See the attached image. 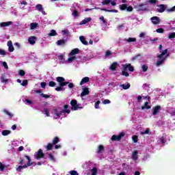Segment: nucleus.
I'll list each match as a JSON object with an SVG mask.
<instances>
[{
    "label": "nucleus",
    "instance_id": "nucleus-1",
    "mask_svg": "<svg viewBox=\"0 0 175 175\" xmlns=\"http://www.w3.org/2000/svg\"><path fill=\"white\" fill-rule=\"evenodd\" d=\"M42 113L46 117H53L55 120L65 118V113L62 112L61 108L53 109L52 111L50 108H44Z\"/></svg>",
    "mask_w": 175,
    "mask_h": 175
},
{
    "label": "nucleus",
    "instance_id": "nucleus-2",
    "mask_svg": "<svg viewBox=\"0 0 175 175\" xmlns=\"http://www.w3.org/2000/svg\"><path fill=\"white\" fill-rule=\"evenodd\" d=\"M56 81H57V83H59V87L55 88V91L57 92H61V91H65V85H67V84H68V88H73V87H75V85L73 84V83H69L68 81H65V78L62 77H58L56 78Z\"/></svg>",
    "mask_w": 175,
    "mask_h": 175
},
{
    "label": "nucleus",
    "instance_id": "nucleus-3",
    "mask_svg": "<svg viewBox=\"0 0 175 175\" xmlns=\"http://www.w3.org/2000/svg\"><path fill=\"white\" fill-rule=\"evenodd\" d=\"M84 166L87 167V169H89L88 175H98L99 174V172H100L98 165L95 164L94 162L87 161Z\"/></svg>",
    "mask_w": 175,
    "mask_h": 175
},
{
    "label": "nucleus",
    "instance_id": "nucleus-4",
    "mask_svg": "<svg viewBox=\"0 0 175 175\" xmlns=\"http://www.w3.org/2000/svg\"><path fill=\"white\" fill-rule=\"evenodd\" d=\"M169 57L167 54V49L163 51L161 54L157 55V59L156 61V66H161L166 61V59Z\"/></svg>",
    "mask_w": 175,
    "mask_h": 175
},
{
    "label": "nucleus",
    "instance_id": "nucleus-5",
    "mask_svg": "<svg viewBox=\"0 0 175 175\" xmlns=\"http://www.w3.org/2000/svg\"><path fill=\"white\" fill-rule=\"evenodd\" d=\"M19 165H23V166L25 165L27 167L29 166H36V163H32L31 160V157L28 155H25V158L21 159V161L19 162Z\"/></svg>",
    "mask_w": 175,
    "mask_h": 175
},
{
    "label": "nucleus",
    "instance_id": "nucleus-6",
    "mask_svg": "<svg viewBox=\"0 0 175 175\" xmlns=\"http://www.w3.org/2000/svg\"><path fill=\"white\" fill-rule=\"evenodd\" d=\"M122 76H125L126 77H128L129 76V73L126 72L129 69V72H133L135 70V68H133V66H131V64H126L122 65Z\"/></svg>",
    "mask_w": 175,
    "mask_h": 175
},
{
    "label": "nucleus",
    "instance_id": "nucleus-7",
    "mask_svg": "<svg viewBox=\"0 0 175 175\" xmlns=\"http://www.w3.org/2000/svg\"><path fill=\"white\" fill-rule=\"evenodd\" d=\"M71 105V110L76 111L79 110V109H83V107H81V104L77 103V100H72L70 101Z\"/></svg>",
    "mask_w": 175,
    "mask_h": 175
},
{
    "label": "nucleus",
    "instance_id": "nucleus-8",
    "mask_svg": "<svg viewBox=\"0 0 175 175\" xmlns=\"http://www.w3.org/2000/svg\"><path fill=\"white\" fill-rule=\"evenodd\" d=\"M34 158L35 159H38V161L42 159V158H44L43 150H42V149H39L38 151L34 154Z\"/></svg>",
    "mask_w": 175,
    "mask_h": 175
},
{
    "label": "nucleus",
    "instance_id": "nucleus-9",
    "mask_svg": "<svg viewBox=\"0 0 175 175\" xmlns=\"http://www.w3.org/2000/svg\"><path fill=\"white\" fill-rule=\"evenodd\" d=\"M120 10H127V12H132L133 10V8L132 6H129L126 4H122L120 5Z\"/></svg>",
    "mask_w": 175,
    "mask_h": 175
},
{
    "label": "nucleus",
    "instance_id": "nucleus-10",
    "mask_svg": "<svg viewBox=\"0 0 175 175\" xmlns=\"http://www.w3.org/2000/svg\"><path fill=\"white\" fill-rule=\"evenodd\" d=\"M167 8V5H165V4H160L159 5H157V12L159 13H163V12H165V10H166V8Z\"/></svg>",
    "mask_w": 175,
    "mask_h": 175
},
{
    "label": "nucleus",
    "instance_id": "nucleus-11",
    "mask_svg": "<svg viewBox=\"0 0 175 175\" xmlns=\"http://www.w3.org/2000/svg\"><path fill=\"white\" fill-rule=\"evenodd\" d=\"M90 94V90L88 88H85L83 89V92L81 94V98L82 100H84L85 99V97H84L85 95Z\"/></svg>",
    "mask_w": 175,
    "mask_h": 175
},
{
    "label": "nucleus",
    "instance_id": "nucleus-12",
    "mask_svg": "<svg viewBox=\"0 0 175 175\" xmlns=\"http://www.w3.org/2000/svg\"><path fill=\"white\" fill-rule=\"evenodd\" d=\"M124 136H125V133H124V132L120 133V134L118 135H113L111 137V140L114 141V140H121V138L124 137Z\"/></svg>",
    "mask_w": 175,
    "mask_h": 175
},
{
    "label": "nucleus",
    "instance_id": "nucleus-13",
    "mask_svg": "<svg viewBox=\"0 0 175 175\" xmlns=\"http://www.w3.org/2000/svg\"><path fill=\"white\" fill-rule=\"evenodd\" d=\"M36 10H38V12H40L43 16H46V12L43 10V5L41 4H37L36 5Z\"/></svg>",
    "mask_w": 175,
    "mask_h": 175
},
{
    "label": "nucleus",
    "instance_id": "nucleus-14",
    "mask_svg": "<svg viewBox=\"0 0 175 175\" xmlns=\"http://www.w3.org/2000/svg\"><path fill=\"white\" fill-rule=\"evenodd\" d=\"M150 20L154 25H157L161 23V18H159L158 16H153L150 18Z\"/></svg>",
    "mask_w": 175,
    "mask_h": 175
},
{
    "label": "nucleus",
    "instance_id": "nucleus-15",
    "mask_svg": "<svg viewBox=\"0 0 175 175\" xmlns=\"http://www.w3.org/2000/svg\"><path fill=\"white\" fill-rule=\"evenodd\" d=\"M0 81L3 84H6L9 81V79L6 77V74H2L0 77Z\"/></svg>",
    "mask_w": 175,
    "mask_h": 175
},
{
    "label": "nucleus",
    "instance_id": "nucleus-16",
    "mask_svg": "<svg viewBox=\"0 0 175 175\" xmlns=\"http://www.w3.org/2000/svg\"><path fill=\"white\" fill-rule=\"evenodd\" d=\"M21 143H23L22 140H14L12 142V146L14 148H16V147H19V146H21Z\"/></svg>",
    "mask_w": 175,
    "mask_h": 175
},
{
    "label": "nucleus",
    "instance_id": "nucleus-17",
    "mask_svg": "<svg viewBox=\"0 0 175 175\" xmlns=\"http://www.w3.org/2000/svg\"><path fill=\"white\" fill-rule=\"evenodd\" d=\"M62 113H64V117H66V114H69L70 113V109H69V105H64V109H62Z\"/></svg>",
    "mask_w": 175,
    "mask_h": 175
},
{
    "label": "nucleus",
    "instance_id": "nucleus-18",
    "mask_svg": "<svg viewBox=\"0 0 175 175\" xmlns=\"http://www.w3.org/2000/svg\"><path fill=\"white\" fill-rule=\"evenodd\" d=\"M76 59V56H72L70 55H68V59L66 61V64H72V62H75Z\"/></svg>",
    "mask_w": 175,
    "mask_h": 175
},
{
    "label": "nucleus",
    "instance_id": "nucleus-19",
    "mask_svg": "<svg viewBox=\"0 0 175 175\" xmlns=\"http://www.w3.org/2000/svg\"><path fill=\"white\" fill-rule=\"evenodd\" d=\"M92 18L90 17L85 18L83 21H81L79 23V25H85V24H88L90 21H92Z\"/></svg>",
    "mask_w": 175,
    "mask_h": 175
},
{
    "label": "nucleus",
    "instance_id": "nucleus-20",
    "mask_svg": "<svg viewBox=\"0 0 175 175\" xmlns=\"http://www.w3.org/2000/svg\"><path fill=\"white\" fill-rule=\"evenodd\" d=\"M7 46H8V51H10V53H13L14 51V46H13V42H12V41H8Z\"/></svg>",
    "mask_w": 175,
    "mask_h": 175
},
{
    "label": "nucleus",
    "instance_id": "nucleus-21",
    "mask_svg": "<svg viewBox=\"0 0 175 175\" xmlns=\"http://www.w3.org/2000/svg\"><path fill=\"white\" fill-rule=\"evenodd\" d=\"M94 9H96V10L100 9L101 10H103L104 12H109V13H118V11L117 10H108L106 8H94Z\"/></svg>",
    "mask_w": 175,
    "mask_h": 175
},
{
    "label": "nucleus",
    "instance_id": "nucleus-22",
    "mask_svg": "<svg viewBox=\"0 0 175 175\" xmlns=\"http://www.w3.org/2000/svg\"><path fill=\"white\" fill-rule=\"evenodd\" d=\"M28 42L31 45L35 44L36 43V37L35 36L29 37Z\"/></svg>",
    "mask_w": 175,
    "mask_h": 175
},
{
    "label": "nucleus",
    "instance_id": "nucleus-23",
    "mask_svg": "<svg viewBox=\"0 0 175 175\" xmlns=\"http://www.w3.org/2000/svg\"><path fill=\"white\" fill-rule=\"evenodd\" d=\"M159 111H161V106L157 105V106L154 107L153 109V112H152L153 116H157V114H158V113H159Z\"/></svg>",
    "mask_w": 175,
    "mask_h": 175
},
{
    "label": "nucleus",
    "instance_id": "nucleus-24",
    "mask_svg": "<svg viewBox=\"0 0 175 175\" xmlns=\"http://www.w3.org/2000/svg\"><path fill=\"white\" fill-rule=\"evenodd\" d=\"M79 40L81 42L82 44H84L85 46L88 45V42H87V40H85V37L81 36L79 37Z\"/></svg>",
    "mask_w": 175,
    "mask_h": 175
},
{
    "label": "nucleus",
    "instance_id": "nucleus-25",
    "mask_svg": "<svg viewBox=\"0 0 175 175\" xmlns=\"http://www.w3.org/2000/svg\"><path fill=\"white\" fill-rule=\"evenodd\" d=\"M105 151V148L103 147V145L98 146V148L97 149V154L98 155H100V154H103V152Z\"/></svg>",
    "mask_w": 175,
    "mask_h": 175
},
{
    "label": "nucleus",
    "instance_id": "nucleus-26",
    "mask_svg": "<svg viewBox=\"0 0 175 175\" xmlns=\"http://www.w3.org/2000/svg\"><path fill=\"white\" fill-rule=\"evenodd\" d=\"M80 52V49H74L70 53V55H72L73 57H76V54H79V53Z\"/></svg>",
    "mask_w": 175,
    "mask_h": 175
},
{
    "label": "nucleus",
    "instance_id": "nucleus-27",
    "mask_svg": "<svg viewBox=\"0 0 175 175\" xmlns=\"http://www.w3.org/2000/svg\"><path fill=\"white\" fill-rule=\"evenodd\" d=\"M150 99L149 96H137L136 98V102L137 103H140V102H142V99H146V98Z\"/></svg>",
    "mask_w": 175,
    "mask_h": 175
},
{
    "label": "nucleus",
    "instance_id": "nucleus-28",
    "mask_svg": "<svg viewBox=\"0 0 175 175\" xmlns=\"http://www.w3.org/2000/svg\"><path fill=\"white\" fill-rule=\"evenodd\" d=\"M142 110H148L149 109H151V105H150V103L145 102L144 105L142 107Z\"/></svg>",
    "mask_w": 175,
    "mask_h": 175
},
{
    "label": "nucleus",
    "instance_id": "nucleus-29",
    "mask_svg": "<svg viewBox=\"0 0 175 175\" xmlns=\"http://www.w3.org/2000/svg\"><path fill=\"white\" fill-rule=\"evenodd\" d=\"M13 24V22L8 21V22H3L0 23V27H9V25H12Z\"/></svg>",
    "mask_w": 175,
    "mask_h": 175
},
{
    "label": "nucleus",
    "instance_id": "nucleus-30",
    "mask_svg": "<svg viewBox=\"0 0 175 175\" xmlns=\"http://www.w3.org/2000/svg\"><path fill=\"white\" fill-rule=\"evenodd\" d=\"M88 81H90V77H85L81 79L80 82V85H83V84H85V83H88Z\"/></svg>",
    "mask_w": 175,
    "mask_h": 175
},
{
    "label": "nucleus",
    "instance_id": "nucleus-31",
    "mask_svg": "<svg viewBox=\"0 0 175 175\" xmlns=\"http://www.w3.org/2000/svg\"><path fill=\"white\" fill-rule=\"evenodd\" d=\"M24 169H27V165L19 164V165L16 167V172H23Z\"/></svg>",
    "mask_w": 175,
    "mask_h": 175
},
{
    "label": "nucleus",
    "instance_id": "nucleus-32",
    "mask_svg": "<svg viewBox=\"0 0 175 175\" xmlns=\"http://www.w3.org/2000/svg\"><path fill=\"white\" fill-rule=\"evenodd\" d=\"M38 27H39V23H30V29L31 30L36 29Z\"/></svg>",
    "mask_w": 175,
    "mask_h": 175
},
{
    "label": "nucleus",
    "instance_id": "nucleus-33",
    "mask_svg": "<svg viewBox=\"0 0 175 175\" xmlns=\"http://www.w3.org/2000/svg\"><path fill=\"white\" fill-rule=\"evenodd\" d=\"M137 154H139V152L137 150L134 151L132 154V159L133 161H137L139 157L137 156Z\"/></svg>",
    "mask_w": 175,
    "mask_h": 175
},
{
    "label": "nucleus",
    "instance_id": "nucleus-34",
    "mask_svg": "<svg viewBox=\"0 0 175 175\" xmlns=\"http://www.w3.org/2000/svg\"><path fill=\"white\" fill-rule=\"evenodd\" d=\"M120 87L123 90H129V88H131V84L127 83L120 85Z\"/></svg>",
    "mask_w": 175,
    "mask_h": 175
},
{
    "label": "nucleus",
    "instance_id": "nucleus-35",
    "mask_svg": "<svg viewBox=\"0 0 175 175\" xmlns=\"http://www.w3.org/2000/svg\"><path fill=\"white\" fill-rule=\"evenodd\" d=\"M111 55H113L111 51L108 50L105 51V58H111Z\"/></svg>",
    "mask_w": 175,
    "mask_h": 175
},
{
    "label": "nucleus",
    "instance_id": "nucleus-36",
    "mask_svg": "<svg viewBox=\"0 0 175 175\" xmlns=\"http://www.w3.org/2000/svg\"><path fill=\"white\" fill-rule=\"evenodd\" d=\"M158 142L159 143H161V144H165V143H166V137H165V136H161L159 138Z\"/></svg>",
    "mask_w": 175,
    "mask_h": 175
},
{
    "label": "nucleus",
    "instance_id": "nucleus-37",
    "mask_svg": "<svg viewBox=\"0 0 175 175\" xmlns=\"http://www.w3.org/2000/svg\"><path fill=\"white\" fill-rule=\"evenodd\" d=\"M118 66V64L117 62L113 63L109 67L110 70H116V69H117Z\"/></svg>",
    "mask_w": 175,
    "mask_h": 175
},
{
    "label": "nucleus",
    "instance_id": "nucleus-38",
    "mask_svg": "<svg viewBox=\"0 0 175 175\" xmlns=\"http://www.w3.org/2000/svg\"><path fill=\"white\" fill-rule=\"evenodd\" d=\"M10 133H12V131H9V130H3L1 132V135L3 136H9V135H10Z\"/></svg>",
    "mask_w": 175,
    "mask_h": 175
},
{
    "label": "nucleus",
    "instance_id": "nucleus-39",
    "mask_svg": "<svg viewBox=\"0 0 175 175\" xmlns=\"http://www.w3.org/2000/svg\"><path fill=\"white\" fill-rule=\"evenodd\" d=\"M24 103H25V105H27L28 106H31V105L33 104V102H32V100H31L28 98H25Z\"/></svg>",
    "mask_w": 175,
    "mask_h": 175
},
{
    "label": "nucleus",
    "instance_id": "nucleus-40",
    "mask_svg": "<svg viewBox=\"0 0 175 175\" xmlns=\"http://www.w3.org/2000/svg\"><path fill=\"white\" fill-rule=\"evenodd\" d=\"M3 113L8 116L10 118L13 117V115L12 113H10L8 109H3Z\"/></svg>",
    "mask_w": 175,
    "mask_h": 175
},
{
    "label": "nucleus",
    "instance_id": "nucleus-41",
    "mask_svg": "<svg viewBox=\"0 0 175 175\" xmlns=\"http://www.w3.org/2000/svg\"><path fill=\"white\" fill-rule=\"evenodd\" d=\"M125 42H128V43H131L132 42H136V38H129L126 39H124Z\"/></svg>",
    "mask_w": 175,
    "mask_h": 175
},
{
    "label": "nucleus",
    "instance_id": "nucleus-42",
    "mask_svg": "<svg viewBox=\"0 0 175 175\" xmlns=\"http://www.w3.org/2000/svg\"><path fill=\"white\" fill-rule=\"evenodd\" d=\"M168 39H174L175 38V32H171L167 34Z\"/></svg>",
    "mask_w": 175,
    "mask_h": 175
},
{
    "label": "nucleus",
    "instance_id": "nucleus-43",
    "mask_svg": "<svg viewBox=\"0 0 175 175\" xmlns=\"http://www.w3.org/2000/svg\"><path fill=\"white\" fill-rule=\"evenodd\" d=\"M0 64L2 65V66H3V68H5L6 70L9 69V66H8V63H6V62H0Z\"/></svg>",
    "mask_w": 175,
    "mask_h": 175
},
{
    "label": "nucleus",
    "instance_id": "nucleus-44",
    "mask_svg": "<svg viewBox=\"0 0 175 175\" xmlns=\"http://www.w3.org/2000/svg\"><path fill=\"white\" fill-rule=\"evenodd\" d=\"M72 16L76 18L79 17V12L77 10L72 9Z\"/></svg>",
    "mask_w": 175,
    "mask_h": 175
},
{
    "label": "nucleus",
    "instance_id": "nucleus-45",
    "mask_svg": "<svg viewBox=\"0 0 175 175\" xmlns=\"http://www.w3.org/2000/svg\"><path fill=\"white\" fill-rule=\"evenodd\" d=\"M141 135H151L150 129H146L144 131L141 132Z\"/></svg>",
    "mask_w": 175,
    "mask_h": 175
},
{
    "label": "nucleus",
    "instance_id": "nucleus-46",
    "mask_svg": "<svg viewBox=\"0 0 175 175\" xmlns=\"http://www.w3.org/2000/svg\"><path fill=\"white\" fill-rule=\"evenodd\" d=\"M57 46H64L65 44V40H59L57 42Z\"/></svg>",
    "mask_w": 175,
    "mask_h": 175
},
{
    "label": "nucleus",
    "instance_id": "nucleus-47",
    "mask_svg": "<svg viewBox=\"0 0 175 175\" xmlns=\"http://www.w3.org/2000/svg\"><path fill=\"white\" fill-rule=\"evenodd\" d=\"M49 36H57V31L54 29L51 30V32L49 33Z\"/></svg>",
    "mask_w": 175,
    "mask_h": 175
},
{
    "label": "nucleus",
    "instance_id": "nucleus-48",
    "mask_svg": "<svg viewBox=\"0 0 175 175\" xmlns=\"http://www.w3.org/2000/svg\"><path fill=\"white\" fill-rule=\"evenodd\" d=\"M59 142V138H58V137H56L53 139L52 144H53V146H55V144H57Z\"/></svg>",
    "mask_w": 175,
    "mask_h": 175
},
{
    "label": "nucleus",
    "instance_id": "nucleus-49",
    "mask_svg": "<svg viewBox=\"0 0 175 175\" xmlns=\"http://www.w3.org/2000/svg\"><path fill=\"white\" fill-rule=\"evenodd\" d=\"M147 3L151 5H155V3H158V0H148Z\"/></svg>",
    "mask_w": 175,
    "mask_h": 175
},
{
    "label": "nucleus",
    "instance_id": "nucleus-50",
    "mask_svg": "<svg viewBox=\"0 0 175 175\" xmlns=\"http://www.w3.org/2000/svg\"><path fill=\"white\" fill-rule=\"evenodd\" d=\"M142 72H147V70H148V66L146 64L142 65Z\"/></svg>",
    "mask_w": 175,
    "mask_h": 175
},
{
    "label": "nucleus",
    "instance_id": "nucleus-51",
    "mask_svg": "<svg viewBox=\"0 0 175 175\" xmlns=\"http://www.w3.org/2000/svg\"><path fill=\"white\" fill-rule=\"evenodd\" d=\"M68 174L79 175V172H77V171H76V170H70V171L68 172Z\"/></svg>",
    "mask_w": 175,
    "mask_h": 175
},
{
    "label": "nucleus",
    "instance_id": "nucleus-52",
    "mask_svg": "<svg viewBox=\"0 0 175 175\" xmlns=\"http://www.w3.org/2000/svg\"><path fill=\"white\" fill-rule=\"evenodd\" d=\"M79 8H80V5H79V3H75L72 4V10L79 9Z\"/></svg>",
    "mask_w": 175,
    "mask_h": 175
},
{
    "label": "nucleus",
    "instance_id": "nucleus-53",
    "mask_svg": "<svg viewBox=\"0 0 175 175\" xmlns=\"http://www.w3.org/2000/svg\"><path fill=\"white\" fill-rule=\"evenodd\" d=\"M99 19L103 21V24H105V25H107V22L106 20H105V17L103 16H100Z\"/></svg>",
    "mask_w": 175,
    "mask_h": 175
},
{
    "label": "nucleus",
    "instance_id": "nucleus-54",
    "mask_svg": "<svg viewBox=\"0 0 175 175\" xmlns=\"http://www.w3.org/2000/svg\"><path fill=\"white\" fill-rule=\"evenodd\" d=\"M53 147H54V144H49L46 146V150H47L48 151H50V150H51V148H53Z\"/></svg>",
    "mask_w": 175,
    "mask_h": 175
},
{
    "label": "nucleus",
    "instance_id": "nucleus-55",
    "mask_svg": "<svg viewBox=\"0 0 175 175\" xmlns=\"http://www.w3.org/2000/svg\"><path fill=\"white\" fill-rule=\"evenodd\" d=\"M139 10H146V5L144 4H140L139 6H138Z\"/></svg>",
    "mask_w": 175,
    "mask_h": 175
},
{
    "label": "nucleus",
    "instance_id": "nucleus-56",
    "mask_svg": "<svg viewBox=\"0 0 175 175\" xmlns=\"http://www.w3.org/2000/svg\"><path fill=\"white\" fill-rule=\"evenodd\" d=\"M133 141L134 142V143H137L138 140H139V137H137V135H133L132 137Z\"/></svg>",
    "mask_w": 175,
    "mask_h": 175
},
{
    "label": "nucleus",
    "instance_id": "nucleus-57",
    "mask_svg": "<svg viewBox=\"0 0 175 175\" xmlns=\"http://www.w3.org/2000/svg\"><path fill=\"white\" fill-rule=\"evenodd\" d=\"M156 32H157V33H163L165 30L163 28H159L156 30Z\"/></svg>",
    "mask_w": 175,
    "mask_h": 175
},
{
    "label": "nucleus",
    "instance_id": "nucleus-58",
    "mask_svg": "<svg viewBox=\"0 0 175 175\" xmlns=\"http://www.w3.org/2000/svg\"><path fill=\"white\" fill-rule=\"evenodd\" d=\"M111 2V0H104L102 1V5H109Z\"/></svg>",
    "mask_w": 175,
    "mask_h": 175
},
{
    "label": "nucleus",
    "instance_id": "nucleus-59",
    "mask_svg": "<svg viewBox=\"0 0 175 175\" xmlns=\"http://www.w3.org/2000/svg\"><path fill=\"white\" fill-rule=\"evenodd\" d=\"M166 11L168 13H172V12H175V5L170 9H167Z\"/></svg>",
    "mask_w": 175,
    "mask_h": 175
},
{
    "label": "nucleus",
    "instance_id": "nucleus-60",
    "mask_svg": "<svg viewBox=\"0 0 175 175\" xmlns=\"http://www.w3.org/2000/svg\"><path fill=\"white\" fill-rule=\"evenodd\" d=\"M99 105H100V100H98L94 104L95 109H99Z\"/></svg>",
    "mask_w": 175,
    "mask_h": 175
},
{
    "label": "nucleus",
    "instance_id": "nucleus-61",
    "mask_svg": "<svg viewBox=\"0 0 175 175\" xmlns=\"http://www.w3.org/2000/svg\"><path fill=\"white\" fill-rule=\"evenodd\" d=\"M7 52L3 49H0V55H6Z\"/></svg>",
    "mask_w": 175,
    "mask_h": 175
},
{
    "label": "nucleus",
    "instance_id": "nucleus-62",
    "mask_svg": "<svg viewBox=\"0 0 175 175\" xmlns=\"http://www.w3.org/2000/svg\"><path fill=\"white\" fill-rule=\"evenodd\" d=\"M0 170L1 172H3L5 170V165L2 163H0Z\"/></svg>",
    "mask_w": 175,
    "mask_h": 175
},
{
    "label": "nucleus",
    "instance_id": "nucleus-63",
    "mask_svg": "<svg viewBox=\"0 0 175 175\" xmlns=\"http://www.w3.org/2000/svg\"><path fill=\"white\" fill-rule=\"evenodd\" d=\"M40 96H42V98H45V99H47L49 98H50V95L49 94H41Z\"/></svg>",
    "mask_w": 175,
    "mask_h": 175
},
{
    "label": "nucleus",
    "instance_id": "nucleus-64",
    "mask_svg": "<svg viewBox=\"0 0 175 175\" xmlns=\"http://www.w3.org/2000/svg\"><path fill=\"white\" fill-rule=\"evenodd\" d=\"M19 76H25V70H19Z\"/></svg>",
    "mask_w": 175,
    "mask_h": 175
}]
</instances>
